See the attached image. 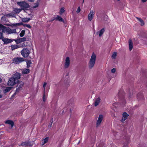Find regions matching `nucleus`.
<instances>
[{
    "mask_svg": "<svg viewBox=\"0 0 147 147\" xmlns=\"http://www.w3.org/2000/svg\"><path fill=\"white\" fill-rule=\"evenodd\" d=\"M21 75L18 73L13 74L9 80L7 84L9 86H12L16 84L17 80L20 78Z\"/></svg>",
    "mask_w": 147,
    "mask_h": 147,
    "instance_id": "1",
    "label": "nucleus"
},
{
    "mask_svg": "<svg viewBox=\"0 0 147 147\" xmlns=\"http://www.w3.org/2000/svg\"><path fill=\"white\" fill-rule=\"evenodd\" d=\"M96 59V55L94 53H93L88 63L89 69H91L94 66L95 64Z\"/></svg>",
    "mask_w": 147,
    "mask_h": 147,
    "instance_id": "2",
    "label": "nucleus"
},
{
    "mask_svg": "<svg viewBox=\"0 0 147 147\" xmlns=\"http://www.w3.org/2000/svg\"><path fill=\"white\" fill-rule=\"evenodd\" d=\"M17 4L20 6L21 8L24 10L30 7L29 5L24 1L18 2Z\"/></svg>",
    "mask_w": 147,
    "mask_h": 147,
    "instance_id": "3",
    "label": "nucleus"
},
{
    "mask_svg": "<svg viewBox=\"0 0 147 147\" xmlns=\"http://www.w3.org/2000/svg\"><path fill=\"white\" fill-rule=\"evenodd\" d=\"M30 52L29 50L27 48L23 49L21 51V54L24 57H27L29 56Z\"/></svg>",
    "mask_w": 147,
    "mask_h": 147,
    "instance_id": "4",
    "label": "nucleus"
},
{
    "mask_svg": "<svg viewBox=\"0 0 147 147\" xmlns=\"http://www.w3.org/2000/svg\"><path fill=\"white\" fill-rule=\"evenodd\" d=\"M24 83L22 81L19 82L18 84L16 89V92H19L20 91L22 90L24 86Z\"/></svg>",
    "mask_w": 147,
    "mask_h": 147,
    "instance_id": "5",
    "label": "nucleus"
},
{
    "mask_svg": "<svg viewBox=\"0 0 147 147\" xmlns=\"http://www.w3.org/2000/svg\"><path fill=\"white\" fill-rule=\"evenodd\" d=\"M24 59L22 57H16L13 60V62L16 64L20 63L24 61Z\"/></svg>",
    "mask_w": 147,
    "mask_h": 147,
    "instance_id": "6",
    "label": "nucleus"
},
{
    "mask_svg": "<svg viewBox=\"0 0 147 147\" xmlns=\"http://www.w3.org/2000/svg\"><path fill=\"white\" fill-rule=\"evenodd\" d=\"M103 119V116L102 115H99L96 122V126L97 127H98L100 125Z\"/></svg>",
    "mask_w": 147,
    "mask_h": 147,
    "instance_id": "7",
    "label": "nucleus"
},
{
    "mask_svg": "<svg viewBox=\"0 0 147 147\" xmlns=\"http://www.w3.org/2000/svg\"><path fill=\"white\" fill-rule=\"evenodd\" d=\"M70 64V59L68 57H66L65 59V62L64 64V67L66 68H68Z\"/></svg>",
    "mask_w": 147,
    "mask_h": 147,
    "instance_id": "8",
    "label": "nucleus"
},
{
    "mask_svg": "<svg viewBox=\"0 0 147 147\" xmlns=\"http://www.w3.org/2000/svg\"><path fill=\"white\" fill-rule=\"evenodd\" d=\"M3 32L7 33L8 34H10L11 29L9 28L5 27L3 26V27L2 30Z\"/></svg>",
    "mask_w": 147,
    "mask_h": 147,
    "instance_id": "9",
    "label": "nucleus"
},
{
    "mask_svg": "<svg viewBox=\"0 0 147 147\" xmlns=\"http://www.w3.org/2000/svg\"><path fill=\"white\" fill-rule=\"evenodd\" d=\"M94 13V12L93 11H90L88 16V19L89 20L91 21L93 19Z\"/></svg>",
    "mask_w": 147,
    "mask_h": 147,
    "instance_id": "10",
    "label": "nucleus"
},
{
    "mask_svg": "<svg viewBox=\"0 0 147 147\" xmlns=\"http://www.w3.org/2000/svg\"><path fill=\"white\" fill-rule=\"evenodd\" d=\"M129 115L126 112H124L123 114V117L121 120V121L122 122H124L126 119L127 118Z\"/></svg>",
    "mask_w": 147,
    "mask_h": 147,
    "instance_id": "11",
    "label": "nucleus"
},
{
    "mask_svg": "<svg viewBox=\"0 0 147 147\" xmlns=\"http://www.w3.org/2000/svg\"><path fill=\"white\" fill-rule=\"evenodd\" d=\"M2 41L3 42L4 44H7L12 42V40L10 39L7 38H4L2 39Z\"/></svg>",
    "mask_w": 147,
    "mask_h": 147,
    "instance_id": "12",
    "label": "nucleus"
},
{
    "mask_svg": "<svg viewBox=\"0 0 147 147\" xmlns=\"http://www.w3.org/2000/svg\"><path fill=\"white\" fill-rule=\"evenodd\" d=\"M33 144H31L29 141L22 142L21 144V145L22 146H31Z\"/></svg>",
    "mask_w": 147,
    "mask_h": 147,
    "instance_id": "13",
    "label": "nucleus"
},
{
    "mask_svg": "<svg viewBox=\"0 0 147 147\" xmlns=\"http://www.w3.org/2000/svg\"><path fill=\"white\" fill-rule=\"evenodd\" d=\"M55 20H58L60 22H64V21L63 20L60 16H57V17L54 19L52 20V21Z\"/></svg>",
    "mask_w": 147,
    "mask_h": 147,
    "instance_id": "14",
    "label": "nucleus"
},
{
    "mask_svg": "<svg viewBox=\"0 0 147 147\" xmlns=\"http://www.w3.org/2000/svg\"><path fill=\"white\" fill-rule=\"evenodd\" d=\"M5 123L11 125V128L13 127L14 124L13 122V121L10 120H7L5 122Z\"/></svg>",
    "mask_w": 147,
    "mask_h": 147,
    "instance_id": "15",
    "label": "nucleus"
},
{
    "mask_svg": "<svg viewBox=\"0 0 147 147\" xmlns=\"http://www.w3.org/2000/svg\"><path fill=\"white\" fill-rule=\"evenodd\" d=\"M129 49L130 51H131L133 48V43L131 39L129 40Z\"/></svg>",
    "mask_w": 147,
    "mask_h": 147,
    "instance_id": "16",
    "label": "nucleus"
},
{
    "mask_svg": "<svg viewBox=\"0 0 147 147\" xmlns=\"http://www.w3.org/2000/svg\"><path fill=\"white\" fill-rule=\"evenodd\" d=\"M21 47V46H20L19 45H11V49L12 51L20 48Z\"/></svg>",
    "mask_w": 147,
    "mask_h": 147,
    "instance_id": "17",
    "label": "nucleus"
},
{
    "mask_svg": "<svg viewBox=\"0 0 147 147\" xmlns=\"http://www.w3.org/2000/svg\"><path fill=\"white\" fill-rule=\"evenodd\" d=\"M100 101V98L98 97L95 100V101L94 103V105L95 106H96L99 104Z\"/></svg>",
    "mask_w": 147,
    "mask_h": 147,
    "instance_id": "18",
    "label": "nucleus"
},
{
    "mask_svg": "<svg viewBox=\"0 0 147 147\" xmlns=\"http://www.w3.org/2000/svg\"><path fill=\"white\" fill-rule=\"evenodd\" d=\"M136 18L140 23V25L141 26H143L145 24L144 21L141 18L138 17H136Z\"/></svg>",
    "mask_w": 147,
    "mask_h": 147,
    "instance_id": "19",
    "label": "nucleus"
},
{
    "mask_svg": "<svg viewBox=\"0 0 147 147\" xmlns=\"http://www.w3.org/2000/svg\"><path fill=\"white\" fill-rule=\"evenodd\" d=\"M26 37H23L18 39L16 42L20 43L26 41Z\"/></svg>",
    "mask_w": 147,
    "mask_h": 147,
    "instance_id": "20",
    "label": "nucleus"
},
{
    "mask_svg": "<svg viewBox=\"0 0 147 147\" xmlns=\"http://www.w3.org/2000/svg\"><path fill=\"white\" fill-rule=\"evenodd\" d=\"M22 23H14L13 24H11L9 26H10L11 27H17L18 26H19L20 25H22Z\"/></svg>",
    "mask_w": 147,
    "mask_h": 147,
    "instance_id": "21",
    "label": "nucleus"
},
{
    "mask_svg": "<svg viewBox=\"0 0 147 147\" xmlns=\"http://www.w3.org/2000/svg\"><path fill=\"white\" fill-rule=\"evenodd\" d=\"M30 72V70L28 69H24L22 70V73L23 74H28Z\"/></svg>",
    "mask_w": 147,
    "mask_h": 147,
    "instance_id": "22",
    "label": "nucleus"
},
{
    "mask_svg": "<svg viewBox=\"0 0 147 147\" xmlns=\"http://www.w3.org/2000/svg\"><path fill=\"white\" fill-rule=\"evenodd\" d=\"M49 140L48 137H46L42 140V146L44 145Z\"/></svg>",
    "mask_w": 147,
    "mask_h": 147,
    "instance_id": "23",
    "label": "nucleus"
},
{
    "mask_svg": "<svg viewBox=\"0 0 147 147\" xmlns=\"http://www.w3.org/2000/svg\"><path fill=\"white\" fill-rule=\"evenodd\" d=\"M105 32V29L104 28L101 29L98 32L99 33V36H101L103 34L104 32Z\"/></svg>",
    "mask_w": 147,
    "mask_h": 147,
    "instance_id": "24",
    "label": "nucleus"
},
{
    "mask_svg": "<svg viewBox=\"0 0 147 147\" xmlns=\"http://www.w3.org/2000/svg\"><path fill=\"white\" fill-rule=\"evenodd\" d=\"M30 20V19L29 18H23L22 19V21L23 22H26Z\"/></svg>",
    "mask_w": 147,
    "mask_h": 147,
    "instance_id": "25",
    "label": "nucleus"
},
{
    "mask_svg": "<svg viewBox=\"0 0 147 147\" xmlns=\"http://www.w3.org/2000/svg\"><path fill=\"white\" fill-rule=\"evenodd\" d=\"M25 30H22L21 33L20 34V37H23L25 33Z\"/></svg>",
    "mask_w": 147,
    "mask_h": 147,
    "instance_id": "26",
    "label": "nucleus"
},
{
    "mask_svg": "<svg viewBox=\"0 0 147 147\" xmlns=\"http://www.w3.org/2000/svg\"><path fill=\"white\" fill-rule=\"evenodd\" d=\"M6 16L8 17H14L15 15L12 14L11 13L7 14L6 15Z\"/></svg>",
    "mask_w": 147,
    "mask_h": 147,
    "instance_id": "27",
    "label": "nucleus"
},
{
    "mask_svg": "<svg viewBox=\"0 0 147 147\" xmlns=\"http://www.w3.org/2000/svg\"><path fill=\"white\" fill-rule=\"evenodd\" d=\"M16 29H11V30L10 32V34L12 33H16Z\"/></svg>",
    "mask_w": 147,
    "mask_h": 147,
    "instance_id": "28",
    "label": "nucleus"
},
{
    "mask_svg": "<svg viewBox=\"0 0 147 147\" xmlns=\"http://www.w3.org/2000/svg\"><path fill=\"white\" fill-rule=\"evenodd\" d=\"M65 11L64 8L63 7L61 8L60 11L59 13L61 15L62 13Z\"/></svg>",
    "mask_w": 147,
    "mask_h": 147,
    "instance_id": "29",
    "label": "nucleus"
},
{
    "mask_svg": "<svg viewBox=\"0 0 147 147\" xmlns=\"http://www.w3.org/2000/svg\"><path fill=\"white\" fill-rule=\"evenodd\" d=\"M116 56L117 53L116 52H114L112 55V57L113 59H115L116 58Z\"/></svg>",
    "mask_w": 147,
    "mask_h": 147,
    "instance_id": "30",
    "label": "nucleus"
},
{
    "mask_svg": "<svg viewBox=\"0 0 147 147\" xmlns=\"http://www.w3.org/2000/svg\"><path fill=\"white\" fill-rule=\"evenodd\" d=\"M31 63L30 61H28L27 62V67L29 68L30 66Z\"/></svg>",
    "mask_w": 147,
    "mask_h": 147,
    "instance_id": "31",
    "label": "nucleus"
},
{
    "mask_svg": "<svg viewBox=\"0 0 147 147\" xmlns=\"http://www.w3.org/2000/svg\"><path fill=\"white\" fill-rule=\"evenodd\" d=\"M11 88L10 87H7L4 90V92H9L11 90Z\"/></svg>",
    "mask_w": 147,
    "mask_h": 147,
    "instance_id": "32",
    "label": "nucleus"
},
{
    "mask_svg": "<svg viewBox=\"0 0 147 147\" xmlns=\"http://www.w3.org/2000/svg\"><path fill=\"white\" fill-rule=\"evenodd\" d=\"M24 26L26 27L30 28H31V26L29 24H24Z\"/></svg>",
    "mask_w": 147,
    "mask_h": 147,
    "instance_id": "33",
    "label": "nucleus"
},
{
    "mask_svg": "<svg viewBox=\"0 0 147 147\" xmlns=\"http://www.w3.org/2000/svg\"><path fill=\"white\" fill-rule=\"evenodd\" d=\"M80 11H81V9H80V7H78V9H77V10L76 11V12L77 13H79L80 12Z\"/></svg>",
    "mask_w": 147,
    "mask_h": 147,
    "instance_id": "34",
    "label": "nucleus"
},
{
    "mask_svg": "<svg viewBox=\"0 0 147 147\" xmlns=\"http://www.w3.org/2000/svg\"><path fill=\"white\" fill-rule=\"evenodd\" d=\"M15 11L16 13H19L21 11V10L20 9H15Z\"/></svg>",
    "mask_w": 147,
    "mask_h": 147,
    "instance_id": "35",
    "label": "nucleus"
},
{
    "mask_svg": "<svg viewBox=\"0 0 147 147\" xmlns=\"http://www.w3.org/2000/svg\"><path fill=\"white\" fill-rule=\"evenodd\" d=\"M3 38V34L2 32H0V39H2Z\"/></svg>",
    "mask_w": 147,
    "mask_h": 147,
    "instance_id": "36",
    "label": "nucleus"
},
{
    "mask_svg": "<svg viewBox=\"0 0 147 147\" xmlns=\"http://www.w3.org/2000/svg\"><path fill=\"white\" fill-rule=\"evenodd\" d=\"M46 96L44 94L43 96V100L44 102H45L46 100Z\"/></svg>",
    "mask_w": 147,
    "mask_h": 147,
    "instance_id": "37",
    "label": "nucleus"
},
{
    "mask_svg": "<svg viewBox=\"0 0 147 147\" xmlns=\"http://www.w3.org/2000/svg\"><path fill=\"white\" fill-rule=\"evenodd\" d=\"M116 71V69L115 68H113L111 70V72L112 73H115Z\"/></svg>",
    "mask_w": 147,
    "mask_h": 147,
    "instance_id": "38",
    "label": "nucleus"
},
{
    "mask_svg": "<svg viewBox=\"0 0 147 147\" xmlns=\"http://www.w3.org/2000/svg\"><path fill=\"white\" fill-rule=\"evenodd\" d=\"M18 92H16H16H15V93H14V94L12 95V96H11V98L13 97L14 96L16 95V94Z\"/></svg>",
    "mask_w": 147,
    "mask_h": 147,
    "instance_id": "39",
    "label": "nucleus"
},
{
    "mask_svg": "<svg viewBox=\"0 0 147 147\" xmlns=\"http://www.w3.org/2000/svg\"><path fill=\"white\" fill-rule=\"evenodd\" d=\"M47 85V83L46 82H45L44 83L43 85V87L44 89V90H45V86Z\"/></svg>",
    "mask_w": 147,
    "mask_h": 147,
    "instance_id": "40",
    "label": "nucleus"
},
{
    "mask_svg": "<svg viewBox=\"0 0 147 147\" xmlns=\"http://www.w3.org/2000/svg\"><path fill=\"white\" fill-rule=\"evenodd\" d=\"M3 27V25L0 24V30H2Z\"/></svg>",
    "mask_w": 147,
    "mask_h": 147,
    "instance_id": "41",
    "label": "nucleus"
},
{
    "mask_svg": "<svg viewBox=\"0 0 147 147\" xmlns=\"http://www.w3.org/2000/svg\"><path fill=\"white\" fill-rule=\"evenodd\" d=\"M38 3H36V5L34 6L33 7L34 8H36V7H37L38 6Z\"/></svg>",
    "mask_w": 147,
    "mask_h": 147,
    "instance_id": "42",
    "label": "nucleus"
},
{
    "mask_svg": "<svg viewBox=\"0 0 147 147\" xmlns=\"http://www.w3.org/2000/svg\"><path fill=\"white\" fill-rule=\"evenodd\" d=\"M142 1L143 3H144L147 1V0H141Z\"/></svg>",
    "mask_w": 147,
    "mask_h": 147,
    "instance_id": "43",
    "label": "nucleus"
},
{
    "mask_svg": "<svg viewBox=\"0 0 147 147\" xmlns=\"http://www.w3.org/2000/svg\"><path fill=\"white\" fill-rule=\"evenodd\" d=\"M3 63L2 61L1 60H0V65H1Z\"/></svg>",
    "mask_w": 147,
    "mask_h": 147,
    "instance_id": "44",
    "label": "nucleus"
},
{
    "mask_svg": "<svg viewBox=\"0 0 147 147\" xmlns=\"http://www.w3.org/2000/svg\"><path fill=\"white\" fill-rule=\"evenodd\" d=\"M28 1H30V2H32L34 0H28Z\"/></svg>",
    "mask_w": 147,
    "mask_h": 147,
    "instance_id": "45",
    "label": "nucleus"
},
{
    "mask_svg": "<svg viewBox=\"0 0 147 147\" xmlns=\"http://www.w3.org/2000/svg\"><path fill=\"white\" fill-rule=\"evenodd\" d=\"M2 79L1 78H0V83H1V82Z\"/></svg>",
    "mask_w": 147,
    "mask_h": 147,
    "instance_id": "46",
    "label": "nucleus"
},
{
    "mask_svg": "<svg viewBox=\"0 0 147 147\" xmlns=\"http://www.w3.org/2000/svg\"><path fill=\"white\" fill-rule=\"evenodd\" d=\"M2 97V96L0 94V98Z\"/></svg>",
    "mask_w": 147,
    "mask_h": 147,
    "instance_id": "47",
    "label": "nucleus"
},
{
    "mask_svg": "<svg viewBox=\"0 0 147 147\" xmlns=\"http://www.w3.org/2000/svg\"><path fill=\"white\" fill-rule=\"evenodd\" d=\"M125 147H127V146H126Z\"/></svg>",
    "mask_w": 147,
    "mask_h": 147,
    "instance_id": "48",
    "label": "nucleus"
},
{
    "mask_svg": "<svg viewBox=\"0 0 147 147\" xmlns=\"http://www.w3.org/2000/svg\"><path fill=\"white\" fill-rule=\"evenodd\" d=\"M84 0H83V2H84Z\"/></svg>",
    "mask_w": 147,
    "mask_h": 147,
    "instance_id": "49",
    "label": "nucleus"
},
{
    "mask_svg": "<svg viewBox=\"0 0 147 147\" xmlns=\"http://www.w3.org/2000/svg\"><path fill=\"white\" fill-rule=\"evenodd\" d=\"M1 53L0 51V53Z\"/></svg>",
    "mask_w": 147,
    "mask_h": 147,
    "instance_id": "50",
    "label": "nucleus"
}]
</instances>
